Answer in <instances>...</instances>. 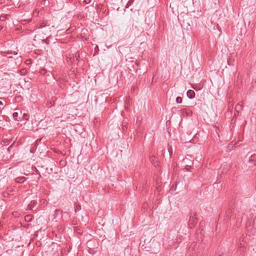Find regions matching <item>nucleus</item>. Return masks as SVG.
I'll list each match as a JSON object with an SVG mask.
<instances>
[{
  "mask_svg": "<svg viewBox=\"0 0 256 256\" xmlns=\"http://www.w3.org/2000/svg\"><path fill=\"white\" fill-rule=\"evenodd\" d=\"M83 2L85 4H89L91 2V0H84Z\"/></svg>",
  "mask_w": 256,
  "mask_h": 256,
  "instance_id": "nucleus-15",
  "label": "nucleus"
},
{
  "mask_svg": "<svg viewBox=\"0 0 256 256\" xmlns=\"http://www.w3.org/2000/svg\"><path fill=\"white\" fill-rule=\"evenodd\" d=\"M37 204V202L36 200H32L30 204L28 206V209L29 210H32V208H34Z\"/></svg>",
  "mask_w": 256,
  "mask_h": 256,
  "instance_id": "nucleus-6",
  "label": "nucleus"
},
{
  "mask_svg": "<svg viewBox=\"0 0 256 256\" xmlns=\"http://www.w3.org/2000/svg\"><path fill=\"white\" fill-rule=\"evenodd\" d=\"M154 159H156V158L154 156H152L150 158L151 160L154 161Z\"/></svg>",
  "mask_w": 256,
  "mask_h": 256,
  "instance_id": "nucleus-17",
  "label": "nucleus"
},
{
  "mask_svg": "<svg viewBox=\"0 0 256 256\" xmlns=\"http://www.w3.org/2000/svg\"><path fill=\"white\" fill-rule=\"evenodd\" d=\"M6 15L0 16V21H4L6 20Z\"/></svg>",
  "mask_w": 256,
  "mask_h": 256,
  "instance_id": "nucleus-12",
  "label": "nucleus"
},
{
  "mask_svg": "<svg viewBox=\"0 0 256 256\" xmlns=\"http://www.w3.org/2000/svg\"><path fill=\"white\" fill-rule=\"evenodd\" d=\"M20 72L22 74L24 75L26 73V70L25 69H22L20 71Z\"/></svg>",
  "mask_w": 256,
  "mask_h": 256,
  "instance_id": "nucleus-14",
  "label": "nucleus"
},
{
  "mask_svg": "<svg viewBox=\"0 0 256 256\" xmlns=\"http://www.w3.org/2000/svg\"><path fill=\"white\" fill-rule=\"evenodd\" d=\"M50 170L51 172H52V168L50 169Z\"/></svg>",
  "mask_w": 256,
  "mask_h": 256,
  "instance_id": "nucleus-24",
  "label": "nucleus"
},
{
  "mask_svg": "<svg viewBox=\"0 0 256 256\" xmlns=\"http://www.w3.org/2000/svg\"><path fill=\"white\" fill-rule=\"evenodd\" d=\"M80 230H78V231H77V232H78V233L80 234Z\"/></svg>",
  "mask_w": 256,
  "mask_h": 256,
  "instance_id": "nucleus-20",
  "label": "nucleus"
},
{
  "mask_svg": "<svg viewBox=\"0 0 256 256\" xmlns=\"http://www.w3.org/2000/svg\"><path fill=\"white\" fill-rule=\"evenodd\" d=\"M14 54H17V52H14Z\"/></svg>",
  "mask_w": 256,
  "mask_h": 256,
  "instance_id": "nucleus-22",
  "label": "nucleus"
},
{
  "mask_svg": "<svg viewBox=\"0 0 256 256\" xmlns=\"http://www.w3.org/2000/svg\"><path fill=\"white\" fill-rule=\"evenodd\" d=\"M249 163L253 166H256V154H254L249 158Z\"/></svg>",
  "mask_w": 256,
  "mask_h": 256,
  "instance_id": "nucleus-4",
  "label": "nucleus"
},
{
  "mask_svg": "<svg viewBox=\"0 0 256 256\" xmlns=\"http://www.w3.org/2000/svg\"><path fill=\"white\" fill-rule=\"evenodd\" d=\"M20 180H17L18 182H24L26 180V178L24 177H22V178H18Z\"/></svg>",
  "mask_w": 256,
  "mask_h": 256,
  "instance_id": "nucleus-13",
  "label": "nucleus"
},
{
  "mask_svg": "<svg viewBox=\"0 0 256 256\" xmlns=\"http://www.w3.org/2000/svg\"><path fill=\"white\" fill-rule=\"evenodd\" d=\"M196 222V217L194 216L190 215V220L188 222L189 227L190 228H192L194 226V224Z\"/></svg>",
  "mask_w": 256,
  "mask_h": 256,
  "instance_id": "nucleus-1",
  "label": "nucleus"
},
{
  "mask_svg": "<svg viewBox=\"0 0 256 256\" xmlns=\"http://www.w3.org/2000/svg\"><path fill=\"white\" fill-rule=\"evenodd\" d=\"M80 230H78V231H77V232H78V233L80 234Z\"/></svg>",
  "mask_w": 256,
  "mask_h": 256,
  "instance_id": "nucleus-21",
  "label": "nucleus"
},
{
  "mask_svg": "<svg viewBox=\"0 0 256 256\" xmlns=\"http://www.w3.org/2000/svg\"><path fill=\"white\" fill-rule=\"evenodd\" d=\"M219 256H226V254H220Z\"/></svg>",
  "mask_w": 256,
  "mask_h": 256,
  "instance_id": "nucleus-19",
  "label": "nucleus"
},
{
  "mask_svg": "<svg viewBox=\"0 0 256 256\" xmlns=\"http://www.w3.org/2000/svg\"><path fill=\"white\" fill-rule=\"evenodd\" d=\"M80 209V206H76V208L75 209V212H76L77 210H79Z\"/></svg>",
  "mask_w": 256,
  "mask_h": 256,
  "instance_id": "nucleus-16",
  "label": "nucleus"
},
{
  "mask_svg": "<svg viewBox=\"0 0 256 256\" xmlns=\"http://www.w3.org/2000/svg\"><path fill=\"white\" fill-rule=\"evenodd\" d=\"M62 210L60 209H56L54 211V218H58L60 219L62 218Z\"/></svg>",
  "mask_w": 256,
  "mask_h": 256,
  "instance_id": "nucleus-3",
  "label": "nucleus"
},
{
  "mask_svg": "<svg viewBox=\"0 0 256 256\" xmlns=\"http://www.w3.org/2000/svg\"><path fill=\"white\" fill-rule=\"evenodd\" d=\"M235 110L238 113L240 111H241L242 110V105L239 104H237L236 106Z\"/></svg>",
  "mask_w": 256,
  "mask_h": 256,
  "instance_id": "nucleus-7",
  "label": "nucleus"
},
{
  "mask_svg": "<svg viewBox=\"0 0 256 256\" xmlns=\"http://www.w3.org/2000/svg\"><path fill=\"white\" fill-rule=\"evenodd\" d=\"M25 220L28 222H30L32 220V216L30 215H26L25 216Z\"/></svg>",
  "mask_w": 256,
  "mask_h": 256,
  "instance_id": "nucleus-10",
  "label": "nucleus"
},
{
  "mask_svg": "<svg viewBox=\"0 0 256 256\" xmlns=\"http://www.w3.org/2000/svg\"><path fill=\"white\" fill-rule=\"evenodd\" d=\"M64 214H66L67 215H68V213L64 212Z\"/></svg>",
  "mask_w": 256,
  "mask_h": 256,
  "instance_id": "nucleus-25",
  "label": "nucleus"
},
{
  "mask_svg": "<svg viewBox=\"0 0 256 256\" xmlns=\"http://www.w3.org/2000/svg\"><path fill=\"white\" fill-rule=\"evenodd\" d=\"M4 105V102L2 101H0V106H3Z\"/></svg>",
  "mask_w": 256,
  "mask_h": 256,
  "instance_id": "nucleus-18",
  "label": "nucleus"
},
{
  "mask_svg": "<svg viewBox=\"0 0 256 256\" xmlns=\"http://www.w3.org/2000/svg\"><path fill=\"white\" fill-rule=\"evenodd\" d=\"M234 60H232L231 58H230L229 60H228V63L229 66H234Z\"/></svg>",
  "mask_w": 256,
  "mask_h": 256,
  "instance_id": "nucleus-8",
  "label": "nucleus"
},
{
  "mask_svg": "<svg viewBox=\"0 0 256 256\" xmlns=\"http://www.w3.org/2000/svg\"><path fill=\"white\" fill-rule=\"evenodd\" d=\"M181 114L184 117L190 116L192 115V112L186 108H183L181 110Z\"/></svg>",
  "mask_w": 256,
  "mask_h": 256,
  "instance_id": "nucleus-2",
  "label": "nucleus"
},
{
  "mask_svg": "<svg viewBox=\"0 0 256 256\" xmlns=\"http://www.w3.org/2000/svg\"><path fill=\"white\" fill-rule=\"evenodd\" d=\"M12 116L15 120H18V112H14L12 114Z\"/></svg>",
  "mask_w": 256,
  "mask_h": 256,
  "instance_id": "nucleus-9",
  "label": "nucleus"
},
{
  "mask_svg": "<svg viewBox=\"0 0 256 256\" xmlns=\"http://www.w3.org/2000/svg\"><path fill=\"white\" fill-rule=\"evenodd\" d=\"M186 94H187L188 97L190 99L194 98V96H195V92L192 90H188Z\"/></svg>",
  "mask_w": 256,
  "mask_h": 256,
  "instance_id": "nucleus-5",
  "label": "nucleus"
},
{
  "mask_svg": "<svg viewBox=\"0 0 256 256\" xmlns=\"http://www.w3.org/2000/svg\"><path fill=\"white\" fill-rule=\"evenodd\" d=\"M182 102V99L180 97H177L176 98V103L178 104H180Z\"/></svg>",
  "mask_w": 256,
  "mask_h": 256,
  "instance_id": "nucleus-11",
  "label": "nucleus"
},
{
  "mask_svg": "<svg viewBox=\"0 0 256 256\" xmlns=\"http://www.w3.org/2000/svg\"><path fill=\"white\" fill-rule=\"evenodd\" d=\"M96 48H98V46H96Z\"/></svg>",
  "mask_w": 256,
  "mask_h": 256,
  "instance_id": "nucleus-23",
  "label": "nucleus"
}]
</instances>
